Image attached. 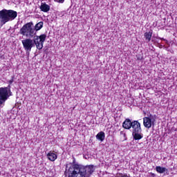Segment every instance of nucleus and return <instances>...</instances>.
<instances>
[{
  "instance_id": "f03ea898",
  "label": "nucleus",
  "mask_w": 177,
  "mask_h": 177,
  "mask_svg": "<svg viewBox=\"0 0 177 177\" xmlns=\"http://www.w3.org/2000/svg\"><path fill=\"white\" fill-rule=\"evenodd\" d=\"M43 27V21L37 23L35 26L32 22H28L22 26L19 30V34L27 38H32L34 35H37V32L39 31Z\"/></svg>"
},
{
  "instance_id": "f257e3e1",
  "label": "nucleus",
  "mask_w": 177,
  "mask_h": 177,
  "mask_svg": "<svg viewBox=\"0 0 177 177\" xmlns=\"http://www.w3.org/2000/svg\"><path fill=\"white\" fill-rule=\"evenodd\" d=\"M95 171V166L93 165L84 166L75 163V158L72 163L66 165L65 176L67 177H90Z\"/></svg>"
},
{
  "instance_id": "39448f33",
  "label": "nucleus",
  "mask_w": 177,
  "mask_h": 177,
  "mask_svg": "<svg viewBox=\"0 0 177 177\" xmlns=\"http://www.w3.org/2000/svg\"><path fill=\"white\" fill-rule=\"evenodd\" d=\"M9 92H10V85H8V87L0 88V106L8 100Z\"/></svg>"
},
{
  "instance_id": "f8f14e48",
  "label": "nucleus",
  "mask_w": 177,
  "mask_h": 177,
  "mask_svg": "<svg viewBox=\"0 0 177 177\" xmlns=\"http://www.w3.org/2000/svg\"><path fill=\"white\" fill-rule=\"evenodd\" d=\"M47 158L50 161H55L57 158V155H56L55 153L50 151L47 154Z\"/></svg>"
},
{
  "instance_id": "20e7f679",
  "label": "nucleus",
  "mask_w": 177,
  "mask_h": 177,
  "mask_svg": "<svg viewBox=\"0 0 177 177\" xmlns=\"http://www.w3.org/2000/svg\"><path fill=\"white\" fill-rule=\"evenodd\" d=\"M32 38L33 39L32 40L33 41L34 46H36L37 49H39V50H41V49L44 48V42H45L46 39V35L43 34V35H41L40 36L35 35L32 37Z\"/></svg>"
},
{
  "instance_id": "ddd939ff",
  "label": "nucleus",
  "mask_w": 177,
  "mask_h": 177,
  "mask_svg": "<svg viewBox=\"0 0 177 177\" xmlns=\"http://www.w3.org/2000/svg\"><path fill=\"white\" fill-rule=\"evenodd\" d=\"M152 35H153V30H151L149 32H146L145 33L144 37L146 41H147V42H150V41L151 40Z\"/></svg>"
},
{
  "instance_id": "f3484780",
  "label": "nucleus",
  "mask_w": 177,
  "mask_h": 177,
  "mask_svg": "<svg viewBox=\"0 0 177 177\" xmlns=\"http://www.w3.org/2000/svg\"><path fill=\"white\" fill-rule=\"evenodd\" d=\"M13 82H15V76H12V79L8 81V83L10 85H12V84H13Z\"/></svg>"
},
{
  "instance_id": "dca6fc26",
  "label": "nucleus",
  "mask_w": 177,
  "mask_h": 177,
  "mask_svg": "<svg viewBox=\"0 0 177 177\" xmlns=\"http://www.w3.org/2000/svg\"><path fill=\"white\" fill-rule=\"evenodd\" d=\"M148 118L150 120L151 122L154 125V122H156V120L157 118V116L156 115H150Z\"/></svg>"
},
{
  "instance_id": "2eb2a0df",
  "label": "nucleus",
  "mask_w": 177,
  "mask_h": 177,
  "mask_svg": "<svg viewBox=\"0 0 177 177\" xmlns=\"http://www.w3.org/2000/svg\"><path fill=\"white\" fill-rule=\"evenodd\" d=\"M156 169L158 174H164V172H165L166 171H168V169H167V168L162 167L161 166H157L156 167Z\"/></svg>"
},
{
  "instance_id": "1a4fd4ad",
  "label": "nucleus",
  "mask_w": 177,
  "mask_h": 177,
  "mask_svg": "<svg viewBox=\"0 0 177 177\" xmlns=\"http://www.w3.org/2000/svg\"><path fill=\"white\" fill-rule=\"evenodd\" d=\"M143 125L145 127V128H151V125H153V123L151 122V120L149 118V117H145L143 118Z\"/></svg>"
},
{
  "instance_id": "0eeeda50",
  "label": "nucleus",
  "mask_w": 177,
  "mask_h": 177,
  "mask_svg": "<svg viewBox=\"0 0 177 177\" xmlns=\"http://www.w3.org/2000/svg\"><path fill=\"white\" fill-rule=\"evenodd\" d=\"M131 128H133L132 133L142 132V128L140 127V122H139L138 120L133 121V124L131 126Z\"/></svg>"
},
{
  "instance_id": "9d476101",
  "label": "nucleus",
  "mask_w": 177,
  "mask_h": 177,
  "mask_svg": "<svg viewBox=\"0 0 177 177\" xmlns=\"http://www.w3.org/2000/svg\"><path fill=\"white\" fill-rule=\"evenodd\" d=\"M40 10H41V12H44L45 13H48V12L50 10V6L46 4V3H41L40 6Z\"/></svg>"
},
{
  "instance_id": "9b49d317",
  "label": "nucleus",
  "mask_w": 177,
  "mask_h": 177,
  "mask_svg": "<svg viewBox=\"0 0 177 177\" xmlns=\"http://www.w3.org/2000/svg\"><path fill=\"white\" fill-rule=\"evenodd\" d=\"M134 140H140L143 138V134L142 132H135L132 133Z\"/></svg>"
},
{
  "instance_id": "423d86ee",
  "label": "nucleus",
  "mask_w": 177,
  "mask_h": 177,
  "mask_svg": "<svg viewBox=\"0 0 177 177\" xmlns=\"http://www.w3.org/2000/svg\"><path fill=\"white\" fill-rule=\"evenodd\" d=\"M21 42L26 53H28V55H30V52H31V49L34 48V42L32 39H31L30 37H28V39H25L22 40Z\"/></svg>"
},
{
  "instance_id": "7ed1b4c3",
  "label": "nucleus",
  "mask_w": 177,
  "mask_h": 177,
  "mask_svg": "<svg viewBox=\"0 0 177 177\" xmlns=\"http://www.w3.org/2000/svg\"><path fill=\"white\" fill-rule=\"evenodd\" d=\"M17 17V12L13 10L3 9L0 10V26H5L6 23L13 21Z\"/></svg>"
},
{
  "instance_id": "6e6552de",
  "label": "nucleus",
  "mask_w": 177,
  "mask_h": 177,
  "mask_svg": "<svg viewBox=\"0 0 177 177\" xmlns=\"http://www.w3.org/2000/svg\"><path fill=\"white\" fill-rule=\"evenodd\" d=\"M133 124V121L132 122L129 119H126L122 124V127L124 129H131Z\"/></svg>"
},
{
  "instance_id": "a211bd4d",
  "label": "nucleus",
  "mask_w": 177,
  "mask_h": 177,
  "mask_svg": "<svg viewBox=\"0 0 177 177\" xmlns=\"http://www.w3.org/2000/svg\"><path fill=\"white\" fill-rule=\"evenodd\" d=\"M57 2H59V3H63L64 2V0H57Z\"/></svg>"
},
{
  "instance_id": "6ab92c4d",
  "label": "nucleus",
  "mask_w": 177,
  "mask_h": 177,
  "mask_svg": "<svg viewBox=\"0 0 177 177\" xmlns=\"http://www.w3.org/2000/svg\"><path fill=\"white\" fill-rule=\"evenodd\" d=\"M124 136H126V134L125 133H123Z\"/></svg>"
},
{
  "instance_id": "4468645a",
  "label": "nucleus",
  "mask_w": 177,
  "mask_h": 177,
  "mask_svg": "<svg viewBox=\"0 0 177 177\" xmlns=\"http://www.w3.org/2000/svg\"><path fill=\"white\" fill-rule=\"evenodd\" d=\"M104 138L105 134L103 131H100L96 135V139H97V140H100L101 142H103V140H104Z\"/></svg>"
}]
</instances>
